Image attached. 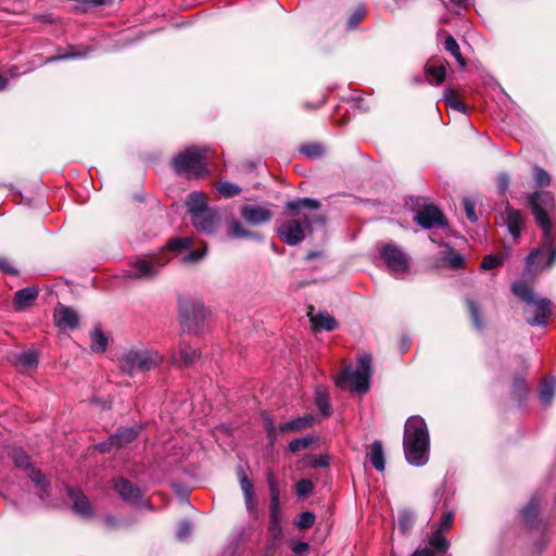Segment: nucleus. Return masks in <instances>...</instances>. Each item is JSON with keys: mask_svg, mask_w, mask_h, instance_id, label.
Returning a JSON list of instances; mask_svg holds the SVG:
<instances>
[{"mask_svg": "<svg viewBox=\"0 0 556 556\" xmlns=\"http://www.w3.org/2000/svg\"><path fill=\"white\" fill-rule=\"evenodd\" d=\"M529 206L532 210L535 222L543 232L541 247L534 249L526 260V268L531 271L536 265L538 258L543 253H548L546 268L556 262V226L554 227L548 213L554 208V199L548 191H535L529 195Z\"/></svg>", "mask_w": 556, "mask_h": 556, "instance_id": "f257e3e1", "label": "nucleus"}, {"mask_svg": "<svg viewBox=\"0 0 556 556\" xmlns=\"http://www.w3.org/2000/svg\"><path fill=\"white\" fill-rule=\"evenodd\" d=\"M290 218L283 220L278 228L279 237L289 245H295L305 238V232L313 223H324L321 215L317 214L319 201L311 198L289 201L286 205Z\"/></svg>", "mask_w": 556, "mask_h": 556, "instance_id": "f03ea898", "label": "nucleus"}, {"mask_svg": "<svg viewBox=\"0 0 556 556\" xmlns=\"http://www.w3.org/2000/svg\"><path fill=\"white\" fill-rule=\"evenodd\" d=\"M192 245V239L189 237L172 238L159 253L132 257L129 261L131 268L129 277L137 279L154 278L161 268L170 261L169 252L180 253L190 250Z\"/></svg>", "mask_w": 556, "mask_h": 556, "instance_id": "7ed1b4c3", "label": "nucleus"}, {"mask_svg": "<svg viewBox=\"0 0 556 556\" xmlns=\"http://www.w3.org/2000/svg\"><path fill=\"white\" fill-rule=\"evenodd\" d=\"M403 447L406 460L414 466H422L429 459V432L420 416H412L404 428Z\"/></svg>", "mask_w": 556, "mask_h": 556, "instance_id": "20e7f679", "label": "nucleus"}, {"mask_svg": "<svg viewBox=\"0 0 556 556\" xmlns=\"http://www.w3.org/2000/svg\"><path fill=\"white\" fill-rule=\"evenodd\" d=\"M513 293L528 304L527 313L533 314L528 318L531 326H544L552 314V302L548 299L538 298L531 287L525 281H516L511 286Z\"/></svg>", "mask_w": 556, "mask_h": 556, "instance_id": "39448f33", "label": "nucleus"}, {"mask_svg": "<svg viewBox=\"0 0 556 556\" xmlns=\"http://www.w3.org/2000/svg\"><path fill=\"white\" fill-rule=\"evenodd\" d=\"M206 148L190 147L177 153L172 161L174 170L187 178L202 177L206 172Z\"/></svg>", "mask_w": 556, "mask_h": 556, "instance_id": "423d86ee", "label": "nucleus"}, {"mask_svg": "<svg viewBox=\"0 0 556 556\" xmlns=\"http://www.w3.org/2000/svg\"><path fill=\"white\" fill-rule=\"evenodd\" d=\"M162 362L157 352L147 349L130 350L124 353L118 359L121 370L129 376L144 374Z\"/></svg>", "mask_w": 556, "mask_h": 556, "instance_id": "0eeeda50", "label": "nucleus"}, {"mask_svg": "<svg viewBox=\"0 0 556 556\" xmlns=\"http://www.w3.org/2000/svg\"><path fill=\"white\" fill-rule=\"evenodd\" d=\"M371 374V356L365 354L358 358L355 370H353L351 366L343 369V371L336 378V384L343 388L346 382H350L353 391L366 393L369 389Z\"/></svg>", "mask_w": 556, "mask_h": 556, "instance_id": "6e6552de", "label": "nucleus"}, {"mask_svg": "<svg viewBox=\"0 0 556 556\" xmlns=\"http://www.w3.org/2000/svg\"><path fill=\"white\" fill-rule=\"evenodd\" d=\"M539 500L533 497L521 510V518L531 531H535L540 534V544L541 546H545L548 542L546 525L539 518Z\"/></svg>", "mask_w": 556, "mask_h": 556, "instance_id": "1a4fd4ad", "label": "nucleus"}, {"mask_svg": "<svg viewBox=\"0 0 556 556\" xmlns=\"http://www.w3.org/2000/svg\"><path fill=\"white\" fill-rule=\"evenodd\" d=\"M205 307L200 302H186L180 304L181 324L189 331H197L205 319Z\"/></svg>", "mask_w": 556, "mask_h": 556, "instance_id": "9d476101", "label": "nucleus"}, {"mask_svg": "<svg viewBox=\"0 0 556 556\" xmlns=\"http://www.w3.org/2000/svg\"><path fill=\"white\" fill-rule=\"evenodd\" d=\"M16 467L24 469L26 475L31 479V481L36 484V486L46 492L49 482L46 477L41 473L40 470L36 469L29 459V456L26 455L22 450H14L11 455Z\"/></svg>", "mask_w": 556, "mask_h": 556, "instance_id": "9b49d317", "label": "nucleus"}, {"mask_svg": "<svg viewBox=\"0 0 556 556\" xmlns=\"http://www.w3.org/2000/svg\"><path fill=\"white\" fill-rule=\"evenodd\" d=\"M381 254L388 267L394 275H403L408 271V258L399 247L394 244H386Z\"/></svg>", "mask_w": 556, "mask_h": 556, "instance_id": "f8f14e48", "label": "nucleus"}, {"mask_svg": "<svg viewBox=\"0 0 556 556\" xmlns=\"http://www.w3.org/2000/svg\"><path fill=\"white\" fill-rule=\"evenodd\" d=\"M414 220L426 229L445 225L442 212L434 205H425L424 207L419 208L415 213Z\"/></svg>", "mask_w": 556, "mask_h": 556, "instance_id": "ddd939ff", "label": "nucleus"}, {"mask_svg": "<svg viewBox=\"0 0 556 556\" xmlns=\"http://www.w3.org/2000/svg\"><path fill=\"white\" fill-rule=\"evenodd\" d=\"M240 214L248 224L253 226L265 224L273 217L269 208L253 204L241 206Z\"/></svg>", "mask_w": 556, "mask_h": 556, "instance_id": "4468645a", "label": "nucleus"}, {"mask_svg": "<svg viewBox=\"0 0 556 556\" xmlns=\"http://www.w3.org/2000/svg\"><path fill=\"white\" fill-rule=\"evenodd\" d=\"M137 437V430L132 427L125 428L111 435L108 442H102L98 445L101 452H109L112 447H122Z\"/></svg>", "mask_w": 556, "mask_h": 556, "instance_id": "2eb2a0df", "label": "nucleus"}, {"mask_svg": "<svg viewBox=\"0 0 556 556\" xmlns=\"http://www.w3.org/2000/svg\"><path fill=\"white\" fill-rule=\"evenodd\" d=\"M505 224L508 232L515 240H518L525 224V217L520 211L515 210L508 202L505 205Z\"/></svg>", "mask_w": 556, "mask_h": 556, "instance_id": "dca6fc26", "label": "nucleus"}, {"mask_svg": "<svg viewBox=\"0 0 556 556\" xmlns=\"http://www.w3.org/2000/svg\"><path fill=\"white\" fill-rule=\"evenodd\" d=\"M193 226L203 232L212 233L216 230L219 216L215 210L208 208L202 214L191 218Z\"/></svg>", "mask_w": 556, "mask_h": 556, "instance_id": "f3484780", "label": "nucleus"}, {"mask_svg": "<svg viewBox=\"0 0 556 556\" xmlns=\"http://www.w3.org/2000/svg\"><path fill=\"white\" fill-rule=\"evenodd\" d=\"M114 488L121 497L127 502L136 503L141 497L140 489L130 481L123 478L115 481Z\"/></svg>", "mask_w": 556, "mask_h": 556, "instance_id": "a211bd4d", "label": "nucleus"}, {"mask_svg": "<svg viewBox=\"0 0 556 556\" xmlns=\"http://www.w3.org/2000/svg\"><path fill=\"white\" fill-rule=\"evenodd\" d=\"M54 318L56 320L58 326L74 329L78 326L79 318L77 313L64 305H60L54 313Z\"/></svg>", "mask_w": 556, "mask_h": 556, "instance_id": "6ab92c4d", "label": "nucleus"}, {"mask_svg": "<svg viewBox=\"0 0 556 556\" xmlns=\"http://www.w3.org/2000/svg\"><path fill=\"white\" fill-rule=\"evenodd\" d=\"M186 205L191 218L208 210L207 198L203 192L193 191L187 197Z\"/></svg>", "mask_w": 556, "mask_h": 556, "instance_id": "aec40b11", "label": "nucleus"}, {"mask_svg": "<svg viewBox=\"0 0 556 556\" xmlns=\"http://www.w3.org/2000/svg\"><path fill=\"white\" fill-rule=\"evenodd\" d=\"M279 502H270L269 505V533L275 542H279L282 538V527L280 525Z\"/></svg>", "mask_w": 556, "mask_h": 556, "instance_id": "412c9836", "label": "nucleus"}, {"mask_svg": "<svg viewBox=\"0 0 556 556\" xmlns=\"http://www.w3.org/2000/svg\"><path fill=\"white\" fill-rule=\"evenodd\" d=\"M309 321L312 324V327L317 330H326V331H332L338 327V321L327 312H320L318 314L313 315L312 313H308Z\"/></svg>", "mask_w": 556, "mask_h": 556, "instance_id": "4be33fe9", "label": "nucleus"}, {"mask_svg": "<svg viewBox=\"0 0 556 556\" xmlns=\"http://www.w3.org/2000/svg\"><path fill=\"white\" fill-rule=\"evenodd\" d=\"M67 494L73 502V509L84 516L88 517L91 515V506L88 498L78 490L67 489Z\"/></svg>", "mask_w": 556, "mask_h": 556, "instance_id": "5701e85b", "label": "nucleus"}, {"mask_svg": "<svg viewBox=\"0 0 556 556\" xmlns=\"http://www.w3.org/2000/svg\"><path fill=\"white\" fill-rule=\"evenodd\" d=\"M556 394V379L545 378L541 381L539 396L544 406L551 405Z\"/></svg>", "mask_w": 556, "mask_h": 556, "instance_id": "b1692460", "label": "nucleus"}, {"mask_svg": "<svg viewBox=\"0 0 556 556\" xmlns=\"http://www.w3.org/2000/svg\"><path fill=\"white\" fill-rule=\"evenodd\" d=\"M37 296L38 291L36 288L21 289L14 295V306L16 309L22 311L28 307Z\"/></svg>", "mask_w": 556, "mask_h": 556, "instance_id": "393cba45", "label": "nucleus"}, {"mask_svg": "<svg viewBox=\"0 0 556 556\" xmlns=\"http://www.w3.org/2000/svg\"><path fill=\"white\" fill-rule=\"evenodd\" d=\"M313 424L314 417L312 415H305L281 424L278 430L279 432L299 431L312 426Z\"/></svg>", "mask_w": 556, "mask_h": 556, "instance_id": "a878e982", "label": "nucleus"}, {"mask_svg": "<svg viewBox=\"0 0 556 556\" xmlns=\"http://www.w3.org/2000/svg\"><path fill=\"white\" fill-rule=\"evenodd\" d=\"M369 459L378 471H383L386 468V459L383 453V446L380 441H375L370 446Z\"/></svg>", "mask_w": 556, "mask_h": 556, "instance_id": "bb28decb", "label": "nucleus"}, {"mask_svg": "<svg viewBox=\"0 0 556 556\" xmlns=\"http://www.w3.org/2000/svg\"><path fill=\"white\" fill-rule=\"evenodd\" d=\"M426 74L428 79L435 85H440L445 79L446 67L444 63L440 64H428L426 66Z\"/></svg>", "mask_w": 556, "mask_h": 556, "instance_id": "cd10ccee", "label": "nucleus"}, {"mask_svg": "<svg viewBox=\"0 0 556 556\" xmlns=\"http://www.w3.org/2000/svg\"><path fill=\"white\" fill-rule=\"evenodd\" d=\"M15 365L23 369H33L38 365V358L35 352H22L15 356Z\"/></svg>", "mask_w": 556, "mask_h": 556, "instance_id": "c85d7f7f", "label": "nucleus"}, {"mask_svg": "<svg viewBox=\"0 0 556 556\" xmlns=\"http://www.w3.org/2000/svg\"><path fill=\"white\" fill-rule=\"evenodd\" d=\"M228 236L233 239L255 238L256 235L247 230L238 220L233 219L229 224Z\"/></svg>", "mask_w": 556, "mask_h": 556, "instance_id": "c756f323", "label": "nucleus"}, {"mask_svg": "<svg viewBox=\"0 0 556 556\" xmlns=\"http://www.w3.org/2000/svg\"><path fill=\"white\" fill-rule=\"evenodd\" d=\"M444 48L456 59L459 66L464 67L466 65V61L460 53L459 45L457 43L453 36L448 35L445 38Z\"/></svg>", "mask_w": 556, "mask_h": 556, "instance_id": "7c9ffc66", "label": "nucleus"}, {"mask_svg": "<svg viewBox=\"0 0 556 556\" xmlns=\"http://www.w3.org/2000/svg\"><path fill=\"white\" fill-rule=\"evenodd\" d=\"M91 344L90 348L93 352L102 353L106 350L108 339L100 329H94L90 333Z\"/></svg>", "mask_w": 556, "mask_h": 556, "instance_id": "2f4dec72", "label": "nucleus"}, {"mask_svg": "<svg viewBox=\"0 0 556 556\" xmlns=\"http://www.w3.org/2000/svg\"><path fill=\"white\" fill-rule=\"evenodd\" d=\"M90 50L86 47H71L68 53L62 55L51 56L47 60V62H53L65 59H78L88 55Z\"/></svg>", "mask_w": 556, "mask_h": 556, "instance_id": "473e14b6", "label": "nucleus"}, {"mask_svg": "<svg viewBox=\"0 0 556 556\" xmlns=\"http://www.w3.org/2000/svg\"><path fill=\"white\" fill-rule=\"evenodd\" d=\"M429 545L437 552H445L450 546V542L442 535V531L435 530L429 539Z\"/></svg>", "mask_w": 556, "mask_h": 556, "instance_id": "72a5a7b5", "label": "nucleus"}, {"mask_svg": "<svg viewBox=\"0 0 556 556\" xmlns=\"http://www.w3.org/2000/svg\"><path fill=\"white\" fill-rule=\"evenodd\" d=\"M179 354H180V358L185 365L193 364L200 356L199 352L195 349H193L185 343L180 344Z\"/></svg>", "mask_w": 556, "mask_h": 556, "instance_id": "f704fd0d", "label": "nucleus"}, {"mask_svg": "<svg viewBox=\"0 0 556 556\" xmlns=\"http://www.w3.org/2000/svg\"><path fill=\"white\" fill-rule=\"evenodd\" d=\"M443 260L447 262L450 267L453 269H458L464 265L463 255L453 251L452 249H447L444 251Z\"/></svg>", "mask_w": 556, "mask_h": 556, "instance_id": "c9c22d12", "label": "nucleus"}, {"mask_svg": "<svg viewBox=\"0 0 556 556\" xmlns=\"http://www.w3.org/2000/svg\"><path fill=\"white\" fill-rule=\"evenodd\" d=\"M217 191L225 198H231L239 194L241 189L235 184L222 181L217 186Z\"/></svg>", "mask_w": 556, "mask_h": 556, "instance_id": "e433bc0d", "label": "nucleus"}, {"mask_svg": "<svg viewBox=\"0 0 556 556\" xmlns=\"http://www.w3.org/2000/svg\"><path fill=\"white\" fill-rule=\"evenodd\" d=\"M313 441L314 439L312 437L294 439L289 443V451L296 453L306 450L312 445Z\"/></svg>", "mask_w": 556, "mask_h": 556, "instance_id": "4c0bfd02", "label": "nucleus"}, {"mask_svg": "<svg viewBox=\"0 0 556 556\" xmlns=\"http://www.w3.org/2000/svg\"><path fill=\"white\" fill-rule=\"evenodd\" d=\"M533 179L539 187H546L551 184L549 174L539 166L533 167Z\"/></svg>", "mask_w": 556, "mask_h": 556, "instance_id": "58836bf2", "label": "nucleus"}, {"mask_svg": "<svg viewBox=\"0 0 556 556\" xmlns=\"http://www.w3.org/2000/svg\"><path fill=\"white\" fill-rule=\"evenodd\" d=\"M468 309L471 316V320L475 325V327L479 330L483 328V321L479 313V307L477 303L473 300L467 301Z\"/></svg>", "mask_w": 556, "mask_h": 556, "instance_id": "ea45409f", "label": "nucleus"}, {"mask_svg": "<svg viewBox=\"0 0 556 556\" xmlns=\"http://www.w3.org/2000/svg\"><path fill=\"white\" fill-rule=\"evenodd\" d=\"M316 406L325 417L330 415L329 397L326 393L318 391L316 393Z\"/></svg>", "mask_w": 556, "mask_h": 556, "instance_id": "a19ab883", "label": "nucleus"}, {"mask_svg": "<svg viewBox=\"0 0 556 556\" xmlns=\"http://www.w3.org/2000/svg\"><path fill=\"white\" fill-rule=\"evenodd\" d=\"M315 522V515L309 511H304L299 515L298 519L295 520V525L299 529L305 530L311 528Z\"/></svg>", "mask_w": 556, "mask_h": 556, "instance_id": "79ce46f5", "label": "nucleus"}, {"mask_svg": "<svg viewBox=\"0 0 556 556\" xmlns=\"http://www.w3.org/2000/svg\"><path fill=\"white\" fill-rule=\"evenodd\" d=\"M414 526V516L408 511H403L399 516V528L403 533H407Z\"/></svg>", "mask_w": 556, "mask_h": 556, "instance_id": "37998d69", "label": "nucleus"}, {"mask_svg": "<svg viewBox=\"0 0 556 556\" xmlns=\"http://www.w3.org/2000/svg\"><path fill=\"white\" fill-rule=\"evenodd\" d=\"M300 151L311 159H316L323 154V148L316 143L304 144Z\"/></svg>", "mask_w": 556, "mask_h": 556, "instance_id": "c03bdc74", "label": "nucleus"}, {"mask_svg": "<svg viewBox=\"0 0 556 556\" xmlns=\"http://www.w3.org/2000/svg\"><path fill=\"white\" fill-rule=\"evenodd\" d=\"M267 484H268L269 493H270V502H279L280 493H279V489L276 484V480H275L273 471H269L267 473Z\"/></svg>", "mask_w": 556, "mask_h": 556, "instance_id": "a18cd8bd", "label": "nucleus"}, {"mask_svg": "<svg viewBox=\"0 0 556 556\" xmlns=\"http://www.w3.org/2000/svg\"><path fill=\"white\" fill-rule=\"evenodd\" d=\"M314 489V484L308 479L300 480L295 485L296 494L301 497L308 495Z\"/></svg>", "mask_w": 556, "mask_h": 556, "instance_id": "49530a36", "label": "nucleus"}, {"mask_svg": "<svg viewBox=\"0 0 556 556\" xmlns=\"http://www.w3.org/2000/svg\"><path fill=\"white\" fill-rule=\"evenodd\" d=\"M463 205H464V210H465L467 218L472 223L477 222L478 216L476 214V203L471 199L465 198L463 200Z\"/></svg>", "mask_w": 556, "mask_h": 556, "instance_id": "de8ad7c7", "label": "nucleus"}, {"mask_svg": "<svg viewBox=\"0 0 556 556\" xmlns=\"http://www.w3.org/2000/svg\"><path fill=\"white\" fill-rule=\"evenodd\" d=\"M206 254V247H204L202 250H194L189 252L187 255H185L181 261L184 263H197L200 260H202Z\"/></svg>", "mask_w": 556, "mask_h": 556, "instance_id": "09e8293b", "label": "nucleus"}, {"mask_svg": "<svg viewBox=\"0 0 556 556\" xmlns=\"http://www.w3.org/2000/svg\"><path fill=\"white\" fill-rule=\"evenodd\" d=\"M454 511H444L440 518L439 527L437 530L444 531L447 530L453 521H454Z\"/></svg>", "mask_w": 556, "mask_h": 556, "instance_id": "8fccbe9b", "label": "nucleus"}, {"mask_svg": "<svg viewBox=\"0 0 556 556\" xmlns=\"http://www.w3.org/2000/svg\"><path fill=\"white\" fill-rule=\"evenodd\" d=\"M365 10L362 7H358L353 14L350 16L348 26L350 29L355 28L358 23L364 18Z\"/></svg>", "mask_w": 556, "mask_h": 556, "instance_id": "3c124183", "label": "nucleus"}, {"mask_svg": "<svg viewBox=\"0 0 556 556\" xmlns=\"http://www.w3.org/2000/svg\"><path fill=\"white\" fill-rule=\"evenodd\" d=\"M502 263V260L494 255H486L482 263H481V269L489 270L496 266H498Z\"/></svg>", "mask_w": 556, "mask_h": 556, "instance_id": "603ef678", "label": "nucleus"}, {"mask_svg": "<svg viewBox=\"0 0 556 556\" xmlns=\"http://www.w3.org/2000/svg\"><path fill=\"white\" fill-rule=\"evenodd\" d=\"M191 533V523L187 520H184L179 523L176 536L178 540L182 541L188 538Z\"/></svg>", "mask_w": 556, "mask_h": 556, "instance_id": "864d4df0", "label": "nucleus"}, {"mask_svg": "<svg viewBox=\"0 0 556 556\" xmlns=\"http://www.w3.org/2000/svg\"><path fill=\"white\" fill-rule=\"evenodd\" d=\"M240 488L242 490L243 496L254 494V492H253V484L248 479V477L244 475L243 471H241Z\"/></svg>", "mask_w": 556, "mask_h": 556, "instance_id": "5fc2aeb1", "label": "nucleus"}, {"mask_svg": "<svg viewBox=\"0 0 556 556\" xmlns=\"http://www.w3.org/2000/svg\"><path fill=\"white\" fill-rule=\"evenodd\" d=\"M243 497H244V504H245L247 510L249 511V514L251 516L256 517L257 516V509H256L257 503L254 498V494L245 495Z\"/></svg>", "mask_w": 556, "mask_h": 556, "instance_id": "6e6d98bb", "label": "nucleus"}, {"mask_svg": "<svg viewBox=\"0 0 556 556\" xmlns=\"http://www.w3.org/2000/svg\"><path fill=\"white\" fill-rule=\"evenodd\" d=\"M510 184V178L507 174H501L497 178V188L501 194H504Z\"/></svg>", "mask_w": 556, "mask_h": 556, "instance_id": "4d7b16f0", "label": "nucleus"}, {"mask_svg": "<svg viewBox=\"0 0 556 556\" xmlns=\"http://www.w3.org/2000/svg\"><path fill=\"white\" fill-rule=\"evenodd\" d=\"M265 430L267 433L268 439L270 440V443L274 444V441L276 439L277 430L274 426V422L269 419H265Z\"/></svg>", "mask_w": 556, "mask_h": 556, "instance_id": "13d9d810", "label": "nucleus"}, {"mask_svg": "<svg viewBox=\"0 0 556 556\" xmlns=\"http://www.w3.org/2000/svg\"><path fill=\"white\" fill-rule=\"evenodd\" d=\"M446 103L450 108H452L456 111H459V112L466 111V105L463 102L458 101L457 99H452V98L446 97Z\"/></svg>", "mask_w": 556, "mask_h": 556, "instance_id": "bf43d9fd", "label": "nucleus"}, {"mask_svg": "<svg viewBox=\"0 0 556 556\" xmlns=\"http://www.w3.org/2000/svg\"><path fill=\"white\" fill-rule=\"evenodd\" d=\"M0 270L7 274H16V269L5 258H0Z\"/></svg>", "mask_w": 556, "mask_h": 556, "instance_id": "052dcab7", "label": "nucleus"}, {"mask_svg": "<svg viewBox=\"0 0 556 556\" xmlns=\"http://www.w3.org/2000/svg\"><path fill=\"white\" fill-rule=\"evenodd\" d=\"M308 551V544L305 542H299L293 545L292 552L296 555H303Z\"/></svg>", "mask_w": 556, "mask_h": 556, "instance_id": "680f3d73", "label": "nucleus"}, {"mask_svg": "<svg viewBox=\"0 0 556 556\" xmlns=\"http://www.w3.org/2000/svg\"><path fill=\"white\" fill-rule=\"evenodd\" d=\"M412 556H434L430 548H417Z\"/></svg>", "mask_w": 556, "mask_h": 556, "instance_id": "e2e57ef3", "label": "nucleus"}, {"mask_svg": "<svg viewBox=\"0 0 556 556\" xmlns=\"http://www.w3.org/2000/svg\"><path fill=\"white\" fill-rule=\"evenodd\" d=\"M514 387L518 391H525L526 390V383L525 380L521 378H516L514 381Z\"/></svg>", "mask_w": 556, "mask_h": 556, "instance_id": "0e129e2a", "label": "nucleus"}, {"mask_svg": "<svg viewBox=\"0 0 556 556\" xmlns=\"http://www.w3.org/2000/svg\"><path fill=\"white\" fill-rule=\"evenodd\" d=\"M8 85V78L0 74V91L3 90Z\"/></svg>", "mask_w": 556, "mask_h": 556, "instance_id": "69168bd1", "label": "nucleus"}, {"mask_svg": "<svg viewBox=\"0 0 556 556\" xmlns=\"http://www.w3.org/2000/svg\"><path fill=\"white\" fill-rule=\"evenodd\" d=\"M317 466L319 467H325L328 465V458L326 456H323L320 457L317 463H316Z\"/></svg>", "mask_w": 556, "mask_h": 556, "instance_id": "338daca9", "label": "nucleus"}, {"mask_svg": "<svg viewBox=\"0 0 556 556\" xmlns=\"http://www.w3.org/2000/svg\"><path fill=\"white\" fill-rule=\"evenodd\" d=\"M321 255L320 252H309L307 255H306V260H313L315 257H319Z\"/></svg>", "mask_w": 556, "mask_h": 556, "instance_id": "774afa93", "label": "nucleus"}]
</instances>
